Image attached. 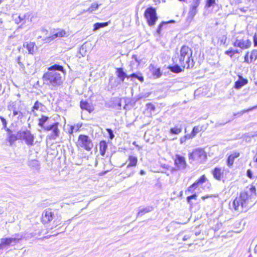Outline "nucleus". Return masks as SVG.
I'll list each match as a JSON object with an SVG mask.
<instances>
[{"instance_id": "15", "label": "nucleus", "mask_w": 257, "mask_h": 257, "mask_svg": "<svg viewBox=\"0 0 257 257\" xmlns=\"http://www.w3.org/2000/svg\"><path fill=\"white\" fill-rule=\"evenodd\" d=\"M24 110H19L16 111V112L11 113L9 115L13 120L17 122L22 121V119L24 118Z\"/></svg>"}, {"instance_id": "33", "label": "nucleus", "mask_w": 257, "mask_h": 257, "mask_svg": "<svg viewBox=\"0 0 257 257\" xmlns=\"http://www.w3.org/2000/svg\"><path fill=\"white\" fill-rule=\"evenodd\" d=\"M129 78L138 79L141 82L144 81V77L140 73H133L128 75V78Z\"/></svg>"}, {"instance_id": "10", "label": "nucleus", "mask_w": 257, "mask_h": 257, "mask_svg": "<svg viewBox=\"0 0 257 257\" xmlns=\"http://www.w3.org/2000/svg\"><path fill=\"white\" fill-rule=\"evenodd\" d=\"M206 157L205 152L202 149H196L192 153L189 154V159L190 160H204Z\"/></svg>"}, {"instance_id": "34", "label": "nucleus", "mask_w": 257, "mask_h": 257, "mask_svg": "<svg viewBox=\"0 0 257 257\" xmlns=\"http://www.w3.org/2000/svg\"><path fill=\"white\" fill-rule=\"evenodd\" d=\"M257 108V105L254 106L252 107H251V108L247 109H244V110H241V111L238 112L237 113H234L233 114V115L234 116H241L244 113L248 112V111H251V110H252L255 108Z\"/></svg>"}, {"instance_id": "2", "label": "nucleus", "mask_w": 257, "mask_h": 257, "mask_svg": "<svg viewBox=\"0 0 257 257\" xmlns=\"http://www.w3.org/2000/svg\"><path fill=\"white\" fill-rule=\"evenodd\" d=\"M192 55L191 49L184 45L181 47L179 52L173 56L172 60L174 63H178L183 68L189 69L193 67L194 65Z\"/></svg>"}, {"instance_id": "3", "label": "nucleus", "mask_w": 257, "mask_h": 257, "mask_svg": "<svg viewBox=\"0 0 257 257\" xmlns=\"http://www.w3.org/2000/svg\"><path fill=\"white\" fill-rule=\"evenodd\" d=\"M249 195L246 192L240 193L238 197L233 200L232 206L236 211H242L243 208L247 206Z\"/></svg>"}, {"instance_id": "40", "label": "nucleus", "mask_w": 257, "mask_h": 257, "mask_svg": "<svg viewBox=\"0 0 257 257\" xmlns=\"http://www.w3.org/2000/svg\"><path fill=\"white\" fill-rule=\"evenodd\" d=\"M201 127L199 126H195L193 127L191 132L193 136H195L197 134L201 131Z\"/></svg>"}, {"instance_id": "6", "label": "nucleus", "mask_w": 257, "mask_h": 257, "mask_svg": "<svg viewBox=\"0 0 257 257\" xmlns=\"http://www.w3.org/2000/svg\"><path fill=\"white\" fill-rule=\"evenodd\" d=\"M144 16L150 26H154L158 20L156 11L153 7L147 8L145 12Z\"/></svg>"}, {"instance_id": "36", "label": "nucleus", "mask_w": 257, "mask_h": 257, "mask_svg": "<svg viewBox=\"0 0 257 257\" xmlns=\"http://www.w3.org/2000/svg\"><path fill=\"white\" fill-rule=\"evenodd\" d=\"M182 132V128L178 127H174L170 128V133L171 134L178 135Z\"/></svg>"}, {"instance_id": "64", "label": "nucleus", "mask_w": 257, "mask_h": 257, "mask_svg": "<svg viewBox=\"0 0 257 257\" xmlns=\"http://www.w3.org/2000/svg\"><path fill=\"white\" fill-rule=\"evenodd\" d=\"M75 126V132H77L79 130L80 127L81 126V125L77 124V125H76Z\"/></svg>"}, {"instance_id": "5", "label": "nucleus", "mask_w": 257, "mask_h": 257, "mask_svg": "<svg viewBox=\"0 0 257 257\" xmlns=\"http://www.w3.org/2000/svg\"><path fill=\"white\" fill-rule=\"evenodd\" d=\"M23 237L22 235L17 233L11 237L2 238L1 239L0 249H3L5 246L10 244L15 245L19 242Z\"/></svg>"}, {"instance_id": "53", "label": "nucleus", "mask_w": 257, "mask_h": 257, "mask_svg": "<svg viewBox=\"0 0 257 257\" xmlns=\"http://www.w3.org/2000/svg\"><path fill=\"white\" fill-rule=\"evenodd\" d=\"M231 121V120H228V121H226V122H222V123L217 122V123H215V127H217L220 126H223V125H224V124H225L226 123H227L228 122H229V121Z\"/></svg>"}, {"instance_id": "47", "label": "nucleus", "mask_w": 257, "mask_h": 257, "mask_svg": "<svg viewBox=\"0 0 257 257\" xmlns=\"http://www.w3.org/2000/svg\"><path fill=\"white\" fill-rule=\"evenodd\" d=\"M106 130L108 134L109 138L111 140H112L114 137L113 131L110 128H106Z\"/></svg>"}, {"instance_id": "43", "label": "nucleus", "mask_w": 257, "mask_h": 257, "mask_svg": "<svg viewBox=\"0 0 257 257\" xmlns=\"http://www.w3.org/2000/svg\"><path fill=\"white\" fill-rule=\"evenodd\" d=\"M215 4V0H207L205 7L209 8Z\"/></svg>"}, {"instance_id": "23", "label": "nucleus", "mask_w": 257, "mask_h": 257, "mask_svg": "<svg viewBox=\"0 0 257 257\" xmlns=\"http://www.w3.org/2000/svg\"><path fill=\"white\" fill-rule=\"evenodd\" d=\"M100 6H101V4H99L96 2L93 3L87 9L84 10L83 11L85 13H93L98 9Z\"/></svg>"}, {"instance_id": "19", "label": "nucleus", "mask_w": 257, "mask_h": 257, "mask_svg": "<svg viewBox=\"0 0 257 257\" xmlns=\"http://www.w3.org/2000/svg\"><path fill=\"white\" fill-rule=\"evenodd\" d=\"M247 83V80L243 78L241 76H239V79L235 82L234 88L235 89H240Z\"/></svg>"}, {"instance_id": "62", "label": "nucleus", "mask_w": 257, "mask_h": 257, "mask_svg": "<svg viewBox=\"0 0 257 257\" xmlns=\"http://www.w3.org/2000/svg\"><path fill=\"white\" fill-rule=\"evenodd\" d=\"M132 58L133 59H134L136 61V62H138V64H140V60L138 59L137 55H133Z\"/></svg>"}, {"instance_id": "55", "label": "nucleus", "mask_w": 257, "mask_h": 257, "mask_svg": "<svg viewBox=\"0 0 257 257\" xmlns=\"http://www.w3.org/2000/svg\"><path fill=\"white\" fill-rule=\"evenodd\" d=\"M175 23V21L174 20H170V21H168V22H162V23H161L162 27L164 25H166V24H169V23Z\"/></svg>"}, {"instance_id": "20", "label": "nucleus", "mask_w": 257, "mask_h": 257, "mask_svg": "<svg viewBox=\"0 0 257 257\" xmlns=\"http://www.w3.org/2000/svg\"><path fill=\"white\" fill-rule=\"evenodd\" d=\"M66 36V32L63 29H58L56 32L53 34L49 38L54 40L56 38L63 37Z\"/></svg>"}, {"instance_id": "8", "label": "nucleus", "mask_w": 257, "mask_h": 257, "mask_svg": "<svg viewBox=\"0 0 257 257\" xmlns=\"http://www.w3.org/2000/svg\"><path fill=\"white\" fill-rule=\"evenodd\" d=\"M23 102L20 100L10 101L8 105V109L11 113L16 112L17 111L24 110Z\"/></svg>"}, {"instance_id": "59", "label": "nucleus", "mask_w": 257, "mask_h": 257, "mask_svg": "<svg viewBox=\"0 0 257 257\" xmlns=\"http://www.w3.org/2000/svg\"><path fill=\"white\" fill-rule=\"evenodd\" d=\"M253 44L254 47H257V36L256 35L253 37Z\"/></svg>"}, {"instance_id": "25", "label": "nucleus", "mask_w": 257, "mask_h": 257, "mask_svg": "<svg viewBox=\"0 0 257 257\" xmlns=\"http://www.w3.org/2000/svg\"><path fill=\"white\" fill-rule=\"evenodd\" d=\"M28 164L29 167L36 170H38L40 169V162L36 159L30 160L28 162Z\"/></svg>"}, {"instance_id": "42", "label": "nucleus", "mask_w": 257, "mask_h": 257, "mask_svg": "<svg viewBox=\"0 0 257 257\" xmlns=\"http://www.w3.org/2000/svg\"><path fill=\"white\" fill-rule=\"evenodd\" d=\"M250 61L251 62L252 60L254 58V60L257 59V50H253L251 53L250 56Z\"/></svg>"}, {"instance_id": "58", "label": "nucleus", "mask_w": 257, "mask_h": 257, "mask_svg": "<svg viewBox=\"0 0 257 257\" xmlns=\"http://www.w3.org/2000/svg\"><path fill=\"white\" fill-rule=\"evenodd\" d=\"M249 190L251 193H255L256 189H255V187L254 186L251 185V186L249 188Z\"/></svg>"}, {"instance_id": "46", "label": "nucleus", "mask_w": 257, "mask_h": 257, "mask_svg": "<svg viewBox=\"0 0 257 257\" xmlns=\"http://www.w3.org/2000/svg\"><path fill=\"white\" fill-rule=\"evenodd\" d=\"M86 52V46L84 44H83L80 48L79 52L80 54H81L82 56H84L85 55Z\"/></svg>"}, {"instance_id": "61", "label": "nucleus", "mask_w": 257, "mask_h": 257, "mask_svg": "<svg viewBox=\"0 0 257 257\" xmlns=\"http://www.w3.org/2000/svg\"><path fill=\"white\" fill-rule=\"evenodd\" d=\"M244 61L247 63H250L248 61V52H247L244 57Z\"/></svg>"}, {"instance_id": "17", "label": "nucleus", "mask_w": 257, "mask_h": 257, "mask_svg": "<svg viewBox=\"0 0 257 257\" xmlns=\"http://www.w3.org/2000/svg\"><path fill=\"white\" fill-rule=\"evenodd\" d=\"M212 173L214 178L217 180H220L223 176V172L220 167H215L212 171Z\"/></svg>"}, {"instance_id": "50", "label": "nucleus", "mask_w": 257, "mask_h": 257, "mask_svg": "<svg viewBox=\"0 0 257 257\" xmlns=\"http://www.w3.org/2000/svg\"><path fill=\"white\" fill-rule=\"evenodd\" d=\"M196 197H197V195L195 194L190 195L189 196H188L187 198V201L189 203H190V200L191 199H195L196 198Z\"/></svg>"}, {"instance_id": "31", "label": "nucleus", "mask_w": 257, "mask_h": 257, "mask_svg": "<svg viewBox=\"0 0 257 257\" xmlns=\"http://www.w3.org/2000/svg\"><path fill=\"white\" fill-rule=\"evenodd\" d=\"M49 118V117L42 115L41 118H39L38 125L41 128H43L44 127L45 123L48 120Z\"/></svg>"}, {"instance_id": "35", "label": "nucleus", "mask_w": 257, "mask_h": 257, "mask_svg": "<svg viewBox=\"0 0 257 257\" xmlns=\"http://www.w3.org/2000/svg\"><path fill=\"white\" fill-rule=\"evenodd\" d=\"M124 100V103H125V105L124 106H123V109H126V106H127V104L129 103L130 102V100L129 99L126 98V97H124L122 99H120L119 102L117 104V106H118V109H121V101L122 100Z\"/></svg>"}, {"instance_id": "9", "label": "nucleus", "mask_w": 257, "mask_h": 257, "mask_svg": "<svg viewBox=\"0 0 257 257\" xmlns=\"http://www.w3.org/2000/svg\"><path fill=\"white\" fill-rule=\"evenodd\" d=\"M175 64L172 66H169L167 68H163V71L165 75H169L170 72L179 73L183 71L180 65L178 63H174Z\"/></svg>"}, {"instance_id": "57", "label": "nucleus", "mask_w": 257, "mask_h": 257, "mask_svg": "<svg viewBox=\"0 0 257 257\" xmlns=\"http://www.w3.org/2000/svg\"><path fill=\"white\" fill-rule=\"evenodd\" d=\"M186 141V137L183 136L180 139V143L181 144H183Z\"/></svg>"}, {"instance_id": "45", "label": "nucleus", "mask_w": 257, "mask_h": 257, "mask_svg": "<svg viewBox=\"0 0 257 257\" xmlns=\"http://www.w3.org/2000/svg\"><path fill=\"white\" fill-rule=\"evenodd\" d=\"M0 119L2 121V125H3V128L6 130L8 128L7 127V121L6 119L3 116H0Z\"/></svg>"}, {"instance_id": "13", "label": "nucleus", "mask_w": 257, "mask_h": 257, "mask_svg": "<svg viewBox=\"0 0 257 257\" xmlns=\"http://www.w3.org/2000/svg\"><path fill=\"white\" fill-rule=\"evenodd\" d=\"M54 214L50 209L45 210L42 215V221L43 223H47L53 219Z\"/></svg>"}, {"instance_id": "38", "label": "nucleus", "mask_w": 257, "mask_h": 257, "mask_svg": "<svg viewBox=\"0 0 257 257\" xmlns=\"http://www.w3.org/2000/svg\"><path fill=\"white\" fill-rule=\"evenodd\" d=\"M108 25V23H96L94 25V30H97Z\"/></svg>"}, {"instance_id": "44", "label": "nucleus", "mask_w": 257, "mask_h": 257, "mask_svg": "<svg viewBox=\"0 0 257 257\" xmlns=\"http://www.w3.org/2000/svg\"><path fill=\"white\" fill-rule=\"evenodd\" d=\"M200 1L201 0H193V3L190 7L197 9V7L200 4Z\"/></svg>"}, {"instance_id": "41", "label": "nucleus", "mask_w": 257, "mask_h": 257, "mask_svg": "<svg viewBox=\"0 0 257 257\" xmlns=\"http://www.w3.org/2000/svg\"><path fill=\"white\" fill-rule=\"evenodd\" d=\"M234 161V159L233 158V157H231L229 155L227 160V166L229 167H231L233 164Z\"/></svg>"}, {"instance_id": "24", "label": "nucleus", "mask_w": 257, "mask_h": 257, "mask_svg": "<svg viewBox=\"0 0 257 257\" xmlns=\"http://www.w3.org/2000/svg\"><path fill=\"white\" fill-rule=\"evenodd\" d=\"M107 148V144L105 141H101L99 143V152L102 156H104L106 149Z\"/></svg>"}, {"instance_id": "21", "label": "nucleus", "mask_w": 257, "mask_h": 257, "mask_svg": "<svg viewBox=\"0 0 257 257\" xmlns=\"http://www.w3.org/2000/svg\"><path fill=\"white\" fill-rule=\"evenodd\" d=\"M154 208L152 206H147L145 208H139V212L137 214V217L142 216L145 214L150 212L153 210Z\"/></svg>"}, {"instance_id": "60", "label": "nucleus", "mask_w": 257, "mask_h": 257, "mask_svg": "<svg viewBox=\"0 0 257 257\" xmlns=\"http://www.w3.org/2000/svg\"><path fill=\"white\" fill-rule=\"evenodd\" d=\"M184 136L186 137V140L190 139H192L194 137V136H193V135L192 134V133H191L190 134L186 135Z\"/></svg>"}, {"instance_id": "1", "label": "nucleus", "mask_w": 257, "mask_h": 257, "mask_svg": "<svg viewBox=\"0 0 257 257\" xmlns=\"http://www.w3.org/2000/svg\"><path fill=\"white\" fill-rule=\"evenodd\" d=\"M49 72L45 73L43 76L44 84L49 86L51 89L56 88L61 85L63 82L61 73L63 67L59 65L55 64L48 68Z\"/></svg>"}, {"instance_id": "56", "label": "nucleus", "mask_w": 257, "mask_h": 257, "mask_svg": "<svg viewBox=\"0 0 257 257\" xmlns=\"http://www.w3.org/2000/svg\"><path fill=\"white\" fill-rule=\"evenodd\" d=\"M5 130L7 132L8 137H9V136H10L11 135H13V131L11 130L10 128H8Z\"/></svg>"}, {"instance_id": "49", "label": "nucleus", "mask_w": 257, "mask_h": 257, "mask_svg": "<svg viewBox=\"0 0 257 257\" xmlns=\"http://www.w3.org/2000/svg\"><path fill=\"white\" fill-rule=\"evenodd\" d=\"M199 184H202L205 182L206 177L205 175H202L198 180H197Z\"/></svg>"}, {"instance_id": "29", "label": "nucleus", "mask_w": 257, "mask_h": 257, "mask_svg": "<svg viewBox=\"0 0 257 257\" xmlns=\"http://www.w3.org/2000/svg\"><path fill=\"white\" fill-rule=\"evenodd\" d=\"M80 106L83 110H86L89 112L91 111L90 106L86 101L81 100L80 102Z\"/></svg>"}, {"instance_id": "11", "label": "nucleus", "mask_w": 257, "mask_h": 257, "mask_svg": "<svg viewBox=\"0 0 257 257\" xmlns=\"http://www.w3.org/2000/svg\"><path fill=\"white\" fill-rule=\"evenodd\" d=\"M175 165L176 167L180 170L185 169L186 167L187 164L185 160V158L180 156V155L177 154L176 158L174 160Z\"/></svg>"}, {"instance_id": "4", "label": "nucleus", "mask_w": 257, "mask_h": 257, "mask_svg": "<svg viewBox=\"0 0 257 257\" xmlns=\"http://www.w3.org/2000/svg\"><path fill=\"white\" fill-rule=\"evenodd\" d=\"M78 145L87 151H91L93 147L92 140L88 136L85 135H80L79 136Z\"/></svg>"}, {"instance_id": "63", "label": "nucleus", "mask_w": 257, "mask_h": 257, "mask_svg": "<svg viewBox=\"0 0 257 257\" xmlns=\"http://www.w3.org/2000/svg\"><path fill=\"white\" fill-rule=\"evenodd\" d=\"M199 184L198 183L197 181H196L193 184H192L191 186L195 189V188H196L198 186Z\"/></svg>"}, {"instance_id": "28", "label": "nucleus", "mask_w": 257, "mask_h": 257, "mask_svg": "<svg viewBox=\"0 0 257 257\" xmlns=\"http://www.w3.org/2000/svg\"><path fill=\"white\" fill-rule=\"evenodd\" d=\"M29 15L28 13L24 14L23 16L19 15L17 18L15 19V22L16 24H19L21 22H23L22 25L25 24L26 21L25 19L26 18H28L29 17Z\"/></svg>"}, {"instance_id": "30", "label": "nucleus", "mask_w": 257, "mask_h": 257, "mask_svg": "<svg viewBox=\"0 0 257 257\" xmlns=\"http://www.w3.org/2000/svg\"><path fill=\"white\" fill-rule=\"evenodd\" d=\"M113 79V76H111L109 78V85H110L111 88L116 87L120 83V82H119L116 79H114V80Z\"/></svg>"}, {"instance_id": "51", "label": "nucleus", "mask_w": 257, "mask_h": 257, "mask_svg": "<svg viewBox=\"0 0 257 257\" xmlns=\"http://www.w3.org/2000/svg\"><path fill=\"white\" fill-rule=\"evenodd\" d=\"M246 175L247 176L250 178V179H252L253 178V175H252V172L251 171V170L250 169H248L247 170V172H246Z\"/></svg>"}, {"instance_id": "54", "label": "nucleus", "mask_w": 257, "mask_h": 257, "mask_svg": "<svg viewBox=\"0 0 257 257\" xmlns=\"http://www.w3.org/2000/svg\"><path fill=\"white\" fill-rule=\"evenodd\" d=\"M239 153L238 152H234L231 155H230V156H231V157H233V158L235 159V158L238 157L239 156Z\"/></svg>"}, {"instance_id": "7", "label": "nucleus", "mask_w": 257, "mask_h": 257, "mask_svg": "<svg viewBox=\"0 0 257 257\" xmlns=\"http://www.w3.org/2000/svg\"><path fill=\"white\" fill-rule=\"evenodd\" d=\"M20 140L24 141L26 144L29 146H32L34 145V136L29 130L19 131Z\"/></svg>"}, {"instance_id": "37", "label": "nucleus", "mask_w": 257, "mask_h": 257, "mask_svg": "<svg viewBox=\"0 0 257 257\" xmlns=\"http://www.w3.org/2000/svg\"><path fill=\"white\" fill-rule=\"evenodd\" d=\"M43 106L44 105L42 104V103L38 101H36L33 106L32 110H33L35 109L41 110L43 109Z\"/></svg>"}, {"instance_id": "16", "label": "nucleus", "mask_w": 257, "mask_h": 257, "mask_svg": "<svg viewBox=\"0 0 257 257\" xmlns=\"http://www.w3.org/2000/svg\"><path fill=\"white\" fill-rule=\"evenodd\" d=\"M149 69L155 78H159L161 75L160 67H157L155 65L151 64L149 66Z\"/></svg>"}, {"instance_id": "18", "label": "nucleus", "mask_w": 257, "mask_h": 257, "mask_svg": "<svg viewBox=\"0 0 257 257\" xmlns=\"http://www.w3.org/2000/svg\"><path fill=\"white\" fill-rule=\"evenodd\" d=\"M116 73L117 77L120 79V80L121 82H123L125 78H127L128 75H127L125 72H124L122 68H116Z\"/></svg>"}, {"instance_id": "52", "label": "nucleus", "mask_w": 257, "mask_h": 257, "mask_svg": "<svg viewBox=\"0 0 257 257\" xmlns=\"http://www.w3.org/2000/svg\"><path fill=\"white\" fill-rule=\"evenodd\" d=\"M225 54L230 56V57H232L234 55V53L233 52V51L232 50L226 51L225 52Z\"/></svg>"}, {"instance_id": "32", "label": "nucleus", "mask_w": 257, "mask_h": 257, "mask_svg": "<svg viewBox=\"0 0 257 257\" xmlns=\"http://www.w3.org/2000/svg\"><path fill=\"white\" fill-rule=\"evenodd\" d=\"M197 12V10L196 9L190 7L188 13V18L190 19L191 20H192L194 16L196 15Z\"/></svg>"}, {"instance_id": "12", "label": "nucleus", "mask_w": 257, "mask_h": 257, "mask_svg": "<svg viewBox=\"0 0 257 257\" xmlns=\"http://www.w3.org/2000/svg\"><path fill=\"white\" fill-rule=\"evenodd\" d=\"M251 42L249 40H236L233 43V46L235 47H238L242 49H248L250 47Z\"/></svg>"}, {"instance_id": "27", "label": "nucleus", "mask_w": 257, "mask_h": 257, "mask_svg": "<svg viewBox=\"0 0 257 257\" xmlns=\"http://www.w3.org/2000/svg\"><path fill=\"white\" fill-rule=\"evenodd\" d=\"M128 161L129 163L127 166V168L131 167H135L137 164L138 159L136 157L130 156L128 158Z\"/></svg>"}, {"instance_id": "26", "label": "nucleus", "mask_w": 257, "mask_h": 257, "mask_svg": "<svg viewBox=\"0 0 257 257\" xmlns=\"http://www.w3.org/2000/svg\"><path fill=\"white\" fill-rule=\"evenodd\" d=\"M19 138V131H18L17 134H13L9 136V137H7V140L10 143V145L12 146L17 140H20Z\"/></svg>"}, {"instance_id": "48", "label": "nucleus", "mask_w": 257, "mask_h": 257, "mask_svg": "<svg viewBox=\"0 0 257 257\" xmlns=\"http://www.w3.org/2000/svg\"><path fill=\"white\" fill-rule=\"evenodd\" d=\"M21 56H19L17 58V62L18 64H19V65L20 66V67H21V68H24V65L21 61Z\"/></svg>"}, {"instance_id": "14", "label": "nucleus", "mask_w": 257, "mask_h": 257, "mask_svg": "<svg viewBox=\"0 0 257 257\" xmlns=\"http://www.w3.org/2000/svg\"><path fill=\"white\" fill-rule=\"evenodd\" d=\"M23 47L26 48L28 51V53L31 55L35 54L38 49L35 43L32 42H26L24 43Z\"/></svg>"}, {"instance_id": "22", "label": "nucleus", "mask_w": 257, "mask_h": 257, "mask_svg": "<svg viewBox=\"0 0 257 257\" xmlns=\"http://www.w3.org/2000/svg\"><path fill=\"white\" fill-rule=\"evenodd\" d=\"M60 131L58 128V126H56L53 128L52 133L47 136V138L50 140H56L59 136Z\"/></svg>"}, {"instance_id": "39", "label": "nucleus", "mask_w": 257, "mask_h": 257, "mask_svg": "<svg viewBox=\"0 0 257 257\" xmlns=\"http://www.w3.org/2000/svg\"><path fill=\"white\" fill-rule=\"evenodd\" d=\"M58 122H55L52 124H50L48 126H44L43 128H42L43 130L47 131H52L54 127H55L56 126L58 125Z\"/></svg>"}]
</instances>
